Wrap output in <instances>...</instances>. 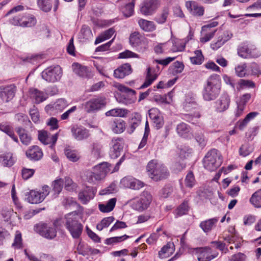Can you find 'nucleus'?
Returning <instances> with one entry per match:
<instances>
[{"instance_id": "obj_1", "label": "nucleus", "mask_w": 261, "mask_h": 261, "mask_svg": "<svg viewBox=\"0 0 261 261\" xmlns=\"http://www.w3.org/2000/svg\"><path fill=\"white\" fill-rule=\"evenodd\" d=\"M221 89V81L217 74H213L207 80L202 90L203 98L205 101L215 100L219 95Z\"/></svg>"}, {"instance_id": "obj_2", "label": "nucleus", "mask_w": 261, "mask_h": 261, "mask_svg": "<svg viewBox=\"0 0 261 261\" xmlns=\"http://www.w3.org/2000/svg\"><path fill=\"white\" fill-rule=\"evenodd\" d=\"M146 170L148 176L155 181L165 179L170 175L167 167L155 160H152L148 162Z\"/></svg>"}, {"instance_id": "obj_3", "label": "nucleus", "mask_w": 261, "mask_h": 261, "mask_svg": "<svg viewBox=\"0 0 261 261\" xmlns=\"http://www.w3.org/2000/svg\"><path fill=\"white\" fill-rule=\"evenodd\" d=\"M65 226L73 239H79L81 237L83 225L77 220V213L76 211L70 213L65 216Z\"/></svg>"}, {"instance_id": "obj_4", "label": "nucleus", "mask_w": 261, "mask_h": 261, "mask_svg": "<svg viewBox=\"0 0 261 261\" xmlns=\"http://www.w3.org/2000/svg\"><path fill=\"white\" fill-rule=\"evenodd\" d=\"M222 163V158L219 151L216 149H212L208 151L203 159L204 168L210 171L216 170Z\"/></svg>"}, {"instance_id": "obj_5", "label": "nucleus", "mask_w": 261, "mask_h": 261, "mask_svg": "<svg viewBox=\"0 0 261 261\" xmlns=\"http://www.w3.org/2000/svg\"><path fill=\"white\" fill-rule=\"evenodd\" d=\"M111 171V165L107 162H103L95 166L93 168V171L87 174V179L91 184H95L96 181L103 179Z\"/></svg>"}, {"instance_id": "obj_6", "label": "nucleus", "mask_w": 261, "mask_h": 261, "mask_svg": "<svg viewBox=\"0 0 261 261\" xmlns=\"http://www.w3.org/2000/svg\"><path fill=\"white\" fill-rule=\"evenodd\" d=\"M115 87L121 92L116 96L117 101L125 105L131 104L136 100V91L122 84H117Z\"/></svg>"}, {"instance_id": "obj_7", "label": "nucleus", "mask_w": 261, "mask_h": 261, "mask_svg": "<svg viewBox=\"0 0 261 261\" xmlns=\"http://www.w3.org/2000/svg\"><path fill=\"white\" fill-rule=\"evenodd\" d=\"M152 197L150 193L144 191L140 197L133 200L132 206L135 210L142 212L149 206L152 201Z\"/></svg>"}, {"instance_id": "obj_8", "label": "nucleus", "mask_w": 261, "mask_h": 261, "mask_svg": "<svg viewBox=\"0 0 261 261\" xmlns=\"http://www.w3.org/2000/svg\"><path fill=\"white\" fill-rule=\"evenodd\" d=\"M107 104L104 96H98L91 98L84 104V109L88 113H95L104 108Z\"/></svg>"}, {"instance_id": "obj_9", "label": "nucleus", "mask_w": 261, "mask_h": 261, "mask_svg": "<svg viewBox=\"0 0 261 261\" xmlns=\"http://www.w3.org/2000/svg\"><path fill=\"white\" fill-rule=\"evenodd\" d=\"M34 229L42 237L47 239L52 240L57 236L55 223L53 225L40 223L35 226Z\"/></svg>"}, {"instance_id": "obj_10", "label": "nucleus", "mask_w": 261, "mask_h": 261, "mask_svg": "<svg viewBox=\"0 0 261 261\" xmlns=\"http://www.w3.org/2000/svg\"><path fill=\"white\" fill-rule=\"evenodd\" d=\"M62 75V68L58 65L48 67L41 73L42 77L46 81L50 83H54L60 80Z\"/></svg>"}, {"instance_id": "obj_11", "label": "nucleus", "mask_w": 261, "mask_h": 261, "mask_svg": "<svg viewBox=\"0 0 261 261\" xmlns=\"http://www.w3.org/2000/svg\"><path fill=\"white\" fill-rule=\"evenodd\" d=\"M50 188L44 185L42 187L40 191L31 190L27 195V200L28 202L32 204L39 203L42 202L45 198L49 194Z\"/></svg>"}, {"instance_id": "obj_12", "label": "nucleus", "mask_w": 261, "mask_h": 261, "mask_svg": "<svg viewBox=\"0 0 261 261\" xmlns=\"http://www.w3.org/2000/svg\"><path fill=\"white\" fill-rule=\"evenodd\" d=\"M159 6L158 0H144L140 6V11L145 16L151 15L156 12Z\"/></svg>"}, {"instance_id": "obj_13", "label": "nucleus", "mask_w": 261, "mask_h": 261, "mask_svg": "<svg viewBox=\"0 0 261 261\" xmlns=\"http://www.w3.org/2000/svg\"><path fill=\"white\" fill-rule=\"evenodd\" d=\"M96 192L97 190L95 188L91 186H86L79 193V199L82 204H86L94 198Z\"/></svg>"}, {"instance_id": "obj_14", "label": "nucleus", "mask_w": 261, "mask_h": 261, "mask_svg": "<svg viewBox=\"0 0 261 261\" xmlns=\"http://www.w3.org/2000/svg\"><path fill=\"white\" fill-rule=\"evenodd\" d=\"M59 136V133L54 135L50 134L46 130L38 132V139L44 145H49L51 149H54Z\"/></svg>"}, {"instance_id": "obj_15", "label": "nucleus", "mask_w": 261, "mask_h": 261, "mask_svg": "<svg viewBox=\"0 0 261 261\" xmlns=\"http://www.w3.org/2000/svg\"><path fill=\"white\" fill-rule=\"evenodd\" d=\"M122 187L138 190L144 186V184L133 176H127L120 180Z\"/></svg>"}, {"instance_id": "obj_16", "label": "nucleus", "mask_w": 261, "mask_h": 261, "mask_svg": "<svg viewBox=\"0 0 261 261\" xmlns=\"http://www.w3.org/2000/svg\"><path fill=\"white\" fill-rule=\"evenodd\" d=\"M16 91V86L13 84L1 86L0 97L3 101L8 102L13 98Z\"/></svg>"}, {"instance_id": "obj_17", "label": "nucleus", "mask_w": 261, "mask_h": 261, "mask_svg": "<svg viewBox=\"0 0 261 261\" xmlns=\"http://www.w3.org/2000/svg\"><path fill=\"white\" fill-rule=\"evenodd\" d=\"M72 137L77 141H82L88 139L90 134L89 130L83 126L74 125L71 127Z\"/></svg>"}, {"instance_id": "obj_18", "label": "nucleus", "mask_w": 261, "mask_h": 261, "mask_svg": "<svg viewBox=\"0 0 261 261\" xmlns=\"http://www.w3.org/2000/svg\"><path fill=\"white\" fill-rule=\"evenodd\" d=\"M186 7L193 16L201 17L204 14V8L196 2L187 1L186 3Z\"/></svg>"}, {"instance_id": "obj_19", "label": "nucleus", "mask_w": 261, "mask_h": 261, "mask_svg": "<svg viewBox=\"0 0 261 261\" xmlns=\"http://www.w3.org/2000/svg\"><path fill=\"white\" fill-rule=\"evenodd\" d=\"M73 72L78 76L85 79H90L93 76L91 69L77 63H74L72 65Z\"/></svg>"}, {"instance_id": "obj_20", "label": "nucleus", "mask_w": 261, "mask_h": 261, "mask_svg": "<svg viewBox=\"0 0 261 261\" xmlns=\"http://www.w3.org/2000/svg\"><path fill=\"white\" fill-rule=\"evenodd\" d=\"M218 254L217 251H213L210 247L201 248L199 249L198 260V261H211L217 257Z\"/></svg>"}, {"instance_id": "obj_21", "label": "nucleus", "mask_w": 261, "mask_h": 261, "mask_svg": "<svg viewBox=\"0 0 261 261\" xmlns=\"http://www.w3.org/2000/svg\"><path fill=\"white\" fill-rule=\"evenodd\" d=\"M111 145L110 156L112 159H116L120 156V152L123 149L122 139L120 138H113L111 141Z\"/></svg>"}, {"instance_id": "obj_22", "label": "nucleus", "mask_w": 261, "mask_h": 261, "mask_svg": "<svg viewBox=\"0 0 261 261\" xmlns=\"http://www.w3.org/2000/svg\"><path fill=\"white\" fill-rule=\"evenodd\" d=\"M230 99L229 95L224 93L215 102L216 110L218 112H223L227 110L229 107Z\"/></svg>"}, {"instance_id": "obj_23", "label": "nucleus", "mask_w": 261, "mask_h": 261, "mask_svg": "<svg viewBox=\"0 0 261 261\" xmlns=\"http://www.w3.org/2000/svg\"><path fill=\"white\" fill-rule=\"evenodd\" d=\"M132 72L131 66L128 63L124 64L114 71V76L117 79H123Z\"/></svg>"}, {"instance_id": "obj_24", "label": "nucleus", "mask_w": 261, "mask_h": 261, "mask_svg": "<svg viewBox=\"0 0 261 261\" xmlns=\"http://www.w3.org/2000/svg\"><path fill=\"white\" fill-rule=\"evenodd\" d=\"M26 155L32 160L38 161L43 156L42 150L37 146H33L27 151Z\"/></svg>"}, {"instance_id": "obj_25", "label": "nucleus", "mask_w": 261, "mask_h": 261, "mask_svg": "<svg viewBox=\"0 0 261 261\" xmlns=\"http://www.w3.org/2000/svg\"><path fill=\"white\" fill-rule=\"evenodd\" d=\"M232 37V34H229L228 32H223L222 35L219 36L216 42H212L211 44V48L213 50H217L221 47L226 41L229 40Z\"/></svg>"}, {"instance_id": "obj_26", "label": "nucleus", "mask_w": 261, "mask_h": 261, "mask_svg": "<svg viewBox=\"0 0 261 261\" xmlns=\"http://www.w3.org/2000/svg\"><path fill=\"white\" fill-rule=\"evenodd\" d=\"M29 93L30 97L35 100V102L36 103L42 102L47 98L46 93L37 89H30Z\"/></svg>"}, {"instance_id": "obj_27", "label": "nucleus", "mask_w": 261, "mask_h": 261, "mask_svg": "<svg viewBox=\"0 0 261 261\" xmlns=\"http://www.w3.org/2000/svg\"><path fill=\"white\" fill-rule=\"evenodd\" d=\"M16 132L19 137L21 142L24 145H29L31 142L32 137L28 132L22 127L16 128Z\"/></svg>"}, {"instance_id": "obj_28", "label": "nucleus", "mask_w": 261, "mask_h": 261, "mask_svg": "<svg viewBox=\"0 0 261 261\" xmlns=\"http://www.w3.org/2000/svg\"><path fill=\"white\" fill-rule=\"evenodd\" d=\"M141 115L137 113H134L129 122V126L127 129L128 134H132L135 129L141 124Z\"/></svg>"}, {"instance_id": "obj_29", "label": "nucleus", "mask_w": 261, "mask_h": 261, "mask_svg": "<svg viewBox=\"0 0 261 261\" xmlns=\"http://www.w3.org/2000/svg\"><path fill=\"white\" fill-rule=\"evenodd\" d=\"M176 132L179 136L184 138H188L191 136L190 127L184 122L178 124L176 126Z\"/></svg>"}, {"instance_id": "obj_30", "label": "nucleus", "mask_w": 261, "mask_h": 261, "mask_svg": "<svg viewBox=\"0 0 261 261\" xmlns=\"http://www.w3.org/2000/svg\"><path fill=\"white\" fill-rule=\"evenodd\" d=\"M15 163V159L11 152H6L0 155V164L4 167H11Z\"/></svg>"}, {"instance_id": "obj_31", "label": "nucleus", "mask_w": 261, "mask_h": 261, "mask_svg": "<svg viewBox=\"0 0 261 261\" xmlns=\"http://www.w3.org/2000/svg\"><path fill=\"white\" fill-rule=\"evenodd\" d=\"M218 221V218H213L208 220L202 221L199 225L200 228L204 232L210 231L215 226Z\"/></svg>"}, {"instance_id": "obj_32", "label": "nucleus", "mask_w": 261, "mask_h": 261, "mask_svg": "<svg viewBox=\"0 0 261 261\" xmlns=\"http://www.w3.org/2000/svg\"><path fill=\"white\" fill-rule=\"evenodd\" d=\"M92 37L93 34L90 28L86 25H83L79 34L80 41L84 42L91 39Z\"/></svg>"}, {"instance_id": "obj_33", "label": "nucleus", "mask_w": 261, "mask_h": 261, "mask_svg": "<svg viewBox=\"0 0 261 261\" xmlns=\"http://www.w3.org/2000/svg\"><path fill=\"white\" fill-rule=\"evenodd\" d=\"M158 74L152 71L151 68H147V72L146 76V79L144 83L141 85L140 88H145L150 86L154 81H155Z\"/></svg>"}, {"instance_id": "obj_34", "label": "nucleus", "mask_w": 261, "mask_h": 261, "mask_svg": "<svg viewBox=\"0 0 261 261\" xmlns=\"http://www.w3.org/2000/svg\"><path fill=\"white\" fill-rule=\"evenodd\" d=\"M111 128L116 134H120L125 129V122L121 119H115L111 124Z\"/></svg>"}, {"instance_id": "obj_35", "label": "nucleus", "mask_w": 261, "mask_h": 261, "mask_svg": "<svg viewBox=\"0 0 261 261\" xmlns=\"http://www.w3.org/2000/svg\"><path fill=\"white\" fill-rule=\"evenodd\" d=\"M116 198L110 199L106 203H99L98 208L102 213H109L113 210L116 205Z\"/></svg>"}, {"instance_id": "obj_36", "label": "nucleus", "mask_w": 261, "mask_h": 261, "mask_svg": "<svg viewBox=\"0 0 261 261\" xmlns=\"http://www.w3.org/2000/svg\"><path fill=\"white\" fill-rule=\"evenodd\" d=\"M138 24L141 29L145 32H152L156 29L155 25L153 21L146 19H139L138 20Z\"/></svg>"}, {"instance_id": "obj_37", "label": "nucleus", "mask_w": 261, "mask_h": 261, "mask_svg": "<svg viewBox=\"0 0 261 261\" xmlns=\"http://www.w3.org/2000/svg\"><path fill=\"white\" fill-rule=\"evenodd\" d=\"M102 146L98 141L93 142L90 145L91 153L95 159L100 157Z\"/></svg>"}, {"instance_id": "obj_38", "label": "nucleus", "mask_w": 261, "mask_h": 261, "mask_svg": "<svg viewBox=\"0 0 261 261\" xmlns=\"http://www.w3.org/2000/svg\"><path fill=\"white\" fill-rule=\"evenodd\" d=\"M249 202L256 208H261V189L255 191L251 196Z\"/></svg>"}, {"instance_id": "obj_39", "label": "nucleus", "mask_w": 261, "mask_h": 261, "mask_svg": "<svg viewBox=\"0 0 261 261\" xmlns=\"http://www.w3.org/2000/svg\"><path fill=\"white\" fill-rule=\"evenodd\" d=\"M258 113L256 112H252L248 114L245 118L242 120H240L238 123V127L240 130H243L248 124L249 122L253 119Z\"/></svg>"}, {"instance_id": "obj_40", "label": "nucleus", "mask_w": 261, "mask_h": 261, "mask_svg": "<svg viewBox=\"0 0 261 261\" xmlns=\"http://www.w3.org/2000/svg\"><path fill=\"white\" fill-rule=\"evenodd\" d=\"M247 65L245 63L237 65L234 68L236 75L241 78L249 76V73L247 72Z\"/></svg>"}, {"instance_id": "obj_41", "label": "nucleus", "mask_w": 261, "mask_h": 261, "mask_svg": "<svg viewBox=\"0 0 261 261\" xmlns=\"http://www.w3.org/2000/svg\"><path fill=\"white\" fill-rule=\"evenodd\" d=\"M186 42L184 40L175 39L172 41V46L171 50L172 52L182 51L185 50Z\"/></svg>"}, {"instance_id": "obj_42", "label": "nucleus", "mask_w": 261, "mask_h": 261, "mask_svg": "<svg viewBox=\"0 0 261 261\" xmlns=\"http://www.w3.org/2000/svg\"><path fill=\"white\" fill-rule=\"evenodd\" d=\"M115 31L113 29L110 28L104 32L100 35L97 37L95 41V44H98L110 38L114 34Z\"/></svg>"}, {"instance_id": "obj_43", "label": "nucleus", "mask_w": 261, "mask_h": 261, "mask_svg": "<svg viewBox=\"0 0 261 261\" xmlns=\"http://www.w3.org/2000/svg\"><path fill=\"white\" fill-rule=\"evenodd\" d=\"M64 184V180L59 178L54 180L51 185L53 187V192L55 196H57L61 192Z\"/></svg>"}, {"instance_id": "obj_44", "label": "nucleus", "mask_w": 261, "mask_h": 261, "mask_svg": "<svg viewBox=\"0 0 261 261\" xmlns=\"http://www.w3.org/2000/svg\"><path fill=\"white\" fill-rule=\"evenodd\" d=\"M192 64L200 65L204 60V57L201 50H196L194 51V56L190 58Z\"/></svg>"}, {"instance_id": "obj_45", "label": "nucleus", "mask_w": 261, "mask_h": 261, "mask_svg": "<svg viewBox=\"0 0 261 261\" xmlns=\"http://www.w3.org/2000/svg\"><path fill=\"white\" fill-rule=\"evenodd\" d=\"M115 220L113 216L104 218L101 221L97 224L96 228L101 231L103 229L108 227Z\"/></svg>"}, {"instance_id": "obj_46", "label": "nucleus", "mask_w": 261, "mask_h": 261, "mask_svg": "<svg viewBox=\"0 0 261 261\" xmlns=\"http://www.w3.org/2000/svg\"><path fill=\"white\" fill-rule=\"evenodd\" d=\"M197 104L193 97H187L184 103L183 107L185 111H191L193 109H196Z\"/></svg>"}, {"instance_id": "obj_47", "label": "nucleus", "mask_w": 261, "mask_h": 261, "mask_svg": "<svg viewBox=\"0 0 261 261\" xmlns=\"http://www.w3.org/2000/svg\"><path fill=\"white\" fill-rule=\"evenodd\" d=\"M238 90L244 88H254L255 87L254 82L251 80L240 79L238 83Z\"/></svg>"}, {"instance_id": "obj_48", "label": "nucleus", "mask_w": 261, "mask_h": 261, "mask_svg": "<svg viewBox=\"0 0 261 261\" xmlns=\"http://www.w3.org/2000/svg\"><path fill=\"white\" fill-rule=\"evenodd\" d=\"M135 3V0H131L130 3L126 4L124 8H122V11L125 16L128 17L133 15Z\"/></svg>"}, {"instance_id": "obj_49", "label": "nucleus", "mask_w": 261, "mask_h": 261, "mask_svg": "<svg viewBox=\"0 0 261 261\" xmlns=\"http://www.w3.org/2000/svg\"><path fill=\"white\" fill-rule=\"evenodd\" d=\"M68 103L66 100L64 98L58 99L54 103L53 105V109L59 112L62 111L67 106Z\"/></svg>"}, {"instance_id": "obj_50", "label": "nucleus", "mask_w": 261, "mask_h": 261, "mask_svg": "<svg viewBox=\"0 0 261 261\" xmlns=\"http://www.w3.org/2000/svg\"><path fill=\"white\" fill-rule=\"evenodd\" d=\"M225 240L229 244H234L235 248L237 249H238L241 246L242 239L235 234L229 235L225 238Z\"/></svg>"}, {"instance_id": "obj_51", "label": "nucleus", "mask_w": 261, "mask_h": 261, "mask_svg": "<svg viewBox=\"0 0 261 261\" xmlns=\"http://www.w3.org/2000/svg\"><path fill=\"white\" fill-rule=\"evenodd\" d=\"M37 4L40 9L46 12H49L52 8L50 0H37Z\"/></svg>"}, {"instance_id": "obj_52", "label": "nucleus", "mask_w": 261, "mask_h": 261, "mask_svg": "<svg viewBox=\"0 0 261 261\" xmlns=\"http://www.w3.org/2000/svg\"><path fill=\"white\" fill-rule=\"evenodd\" d=\"M168 14V9L167 8H164L161 14H159L155 16L154 20L159 24H163L166 22Z\"/></svg>"}, {"instance_id": "obj_53", "label": "nucleus", "mask_w": 261, "mask_h": 261, "mask_svg": "<svg viewBox=\"0 0 261 261\" xmlns=\"http://www.w3.org/2000/svg\"><path fill=\"white\" fill-rule=\"evenodd\" d=\"M189 204L188 201L184 200V202L176 208V215L181 216L186 214L189 211Z\"/></svg>"}, {"instance_id": "obj_54", "label": "nucleus", "mask_w": 261, "mask_h": 261, "mask_svg": "<svg viewBox=\"0 0 261 261\" xmlns=\"http://www.w3.org/2000/svg\"><path fill=\"white\" fill-rule=\"evenodd\" d=\"M36 23V19L33 15H29L28 17L24 16V19L21 23L22 27H31L34 26Z\"/></svg>"}, {"instance_id": "obj_55", "label": "nucleus", "mask_w": 261, "mask_h": 261, "mask_svg": "<svg viewBox=\"0 0 261 261\" xmlns=\"http://www.w3.org/2000/svg\"><path fill=\"white\" fill-rule=\"evenodd\" d=\"M247 72L249 73V75H257L258 76L261 74V71L259 69L258 65L253 62L251 63L247 68Z\"/></svg>"}, {"instance_id": "obj_56", "label": "nucleus", "mask_w": 261, "mask_h": 261, "mask_svg": "<svg viewBox=\"0 0 261 261\" xmlns=\"http://www.w3.org/2000/svg\"><path fill=\"white\" fill-rule=\"evenodd\" d=\"M194 138L201 147L203 148L206 145V140L202 132H196L194 134Z\"/></svg>"}, {"instance_id": "obj_57", "label": "nucleus", "mask_w": 261, "mask_h": 261, "mask_svg": "<svg viewBox=\"0 0 261 261\" xmlns=\"http://www.w3.org/2000/svg\"><path fill=\"white\" fill-rule=\"evenodd\" d=\"M125 114V110L122 109H113L106 113L107 116L121 117Z\"/></svg>"}, {"instance_id": "obj_58", "label": "nucleus", "mask_w": 261, "mask_h": 261, "mask_svg": "<svg viewBox=\"0 0 261 261\" xmlns=\"http://www.w3.org/2000/svg\"><path fill=\"white\" fill-rule=\"evenodd\" d=\"M65 153L67 158L70 161L73 162H76L79 160V156L75 150H72L70 149H66L65 151Z\"/></svg>"}, {"instance_id": "obj_59", "label": "nucleus", "mask_w": 261, "mask_h": 261, "mask_svg": "<svg viewBox=\"0 0 261 261\" xmlns=\"http://www.w3.org/2000/svg\"><path fill=\"white\" fill-rule=\"evenodd\" d=\"M185 185L187 187L191 188L195 183V179L193 172H189L185 179Z\"/></svg>"}, {"instance_id": "obj_60", "label": "nucleus", "mask_w": 261, "mask_h": 261, "mask_svg": "<svg viewBox=\"0 0 261 261\" xmlns=\"http://www.w3.org/2000/svg\"><path fill=\"white\" fill-rule=\"evenodd\" d=\"M172 67L173 68L172 74L176 75L182 72L185 66L182 62L176 61L173 63Z\"/></svg>"}, {"instance_id": "obj_61", "label": "nucleus", "mask_w": 261, "mask_h": 261, "mask_svg": "<svg viewBox=\"0 0 261 261\" xmlns=\"http://www.w3.org/2000/svg\"><path fill=\"white\" fill-rule=\"evenodd\" d=\"M141 42L140 34L138 32L132 33L129 37V42L132 45L136 46L138 45Z\"/></svg>"}, {"instance_id": "obj_62", "label": "nucleus", "mask_w": 261, "mask_h": 261, "mask_svg": "<svg viewBox=\"0 0 261 261\" xmlns=\"http://www.w3.org/2000/svg\"><path fill=\"white\" fill-rule=\"evenodd\" d=\"M116 191H117V185L115 183L112 182V184H110V185L108 187L101 190L99 192V194L101 195L109 194L115 193Z\"/></svg>"}, {"instance_id": "obj_63", "label": "nucleus", "mask_w": 261, "mask_h": 261, "mask_svg": "<svg viewBox=\"0 0 261 261\" xmlns=\"http://www.w3.org/2000/svg\"><path fill=\"white\" fill-rule=\"evenodd\" d=\"M250 48L245 45L241 46L238 49V55L244 59H247L248 55H249Z\"/></svg>"}, {"instance_id": "obj_64", "label": "nucleus", "mask_w": 261, "mask_h": 261, "mask_svg": "<svg viewBox=\"0 0 261 261\" xmlns=\"http://www.w3.org/2000/svg\"><path fill=\"white\" fill-rule=\"evenodd\" d=\"M169 42H167L164 43H159L154 47V51L157 54H163L169 46Z\"/></svg>"}]
</instances>
